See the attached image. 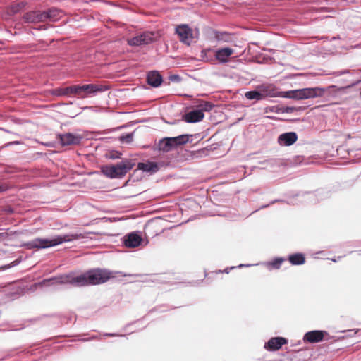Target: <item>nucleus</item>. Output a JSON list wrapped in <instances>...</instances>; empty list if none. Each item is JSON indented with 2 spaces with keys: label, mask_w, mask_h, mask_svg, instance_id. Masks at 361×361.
Returning <instances> with one entry per match:
<instances>
[{
  "label": "nucleus",
  "mask_w": 361,
  "mask_h": 361,
  "mask_svg": "<svg viewBox=\"0 0 361 361\" xmlns=\"http://www.w3.org/2000/svg\"><path fill=\"white\" fill-rule=\"evenodd\" d=\"M116 276V272L106 269L97 268L87 270L77 276L68 274L44 280L43 283L46 285L50 281H54L56 283H70L75 286H94L104 283Z\"/></svg>",
  "instance_id": "nucleus-1"
},
{
  "label": "nucleus",
  "mask_w": 361,
  "mask_h": 361,
  "mask_svg": "<svg viewBox=\"0 0 361 361\" xmlns=\"http://www.w3.org/2000/svg\"><path fill=\"white\" fill-rule=\"evenodd\" d=\"M83 238L84 235L81 233H71L64 235H58L50 240L38 238L28 242L26 245L29 249H44L56 246L65 242H70L72 240H78Z\"/></svg>",
  "instance_id": "nucleus-2"
},
{
  "label": "nucleus",
  "mask_w": 361,
  "mask_h": 361,
  "mask_svg": "<svg viewBox=\"0 0 361 361\" xmlns=\"http://www.w3.org/2000/svg\"><path fill=\"white\" fill-rule=\"evenodd\" d=\"M134 165L135 164L132 161L124 160L115 165L104 166L102 171L106 176L111 178H122L133 169Z\"/></svg>",
  "instance_id": "nucleus-3"
},
{
  "label": "nucleus",
  "mask_w": 361,
  "mask_h": 361,
  "mask_svg": "<svg viewBox=\"0 0 361 361\" xmlns=\"http://www.w3.org/2000/svg\"><path fill=\"white\" fill-rule=\"evenodd\" d=\"M189 141L188 135H182L174 137H164L159 140L158 149L160 151L168 152L172 149L186 144Z\"/></svg>",
  "instance_id": "nucleus-4"
},
{
  "label": "nucleus",
  "mask_w": 361,
  "mask_h": 361,
  "mask_svg": "<svg viewBox=\"0 0 361 361\" xmlns=\"http://www.w3.org/2000/svg\"><path fill=\"white\" fill-rule=\"evenodd\" d=\"M76 97L78 98L84 99L91 94H94L97 92H101L106 90V88L99 84H86L83 85H76Z\"/></svg>",
  "instance_id": "nucleus-5"
},
{
  "label": "nucleus",
  "mask_w": 361,
  "mask_h": 361,
  "mask_svg": "<svg viewBox=\"0 0 361 361\" xmlns=\"http://www.w3.org/2000/svg\"><path fill=\"white\" fill-rule=\"evenodd\" d=\"M176 34L179 37L180 42L187 45H190L194 39L192 30L186 24L177 25Z\"/></svg>",
  "instance_id": "nucleus-6"
},
{
  "label": "nucleus",
  "mask_w": 361,
  "mask_h": 361,
  "mask_svg": "<svg viewBox=\"0 0 361 361\" xmlns=\"http://www.w3.org/2000/svg\"><path fill=\"white\" fill-rule=\"evenodd\" d=\"M154 35L153 32H144L140 35L129 39L128 40V44L130 46L148 44L154 40L155 36Z\"/></svg>",
  "instance_id": "nucleus-7"
},
{
  "label": "nucleus",
  "mask_w": 361,
  "mask_h": 361,
  "mask_svg": "<svg viewBox=\"0 0 361 361\" xmlns=\"http://www.w3.org/2000/svg\"><path fill=\"white\" fill-rule=\"evenodd\" d=\"M258 87L264 99L267 97H284L285 92H279L274 85H262Z\"/></svg>",
  "instance_id": "nucleus-8"
},
{
  "label": "nucleus",
  "mask_w": 361,
  "mask_h": 361,
  "mask_svg": "<svg viewBox=\"0 0 361 361\" xmlns=\"http://www.w3.org/2000/svg\"><path fill=\"white\" fill-rule=\"evenodd\" d=\"M26 23H37L46 22V16L44 11H32L27 12L23 17Z\"/></svg>",
  "instance_id": "nucleus-9"
},
{
  "label": "nucleus",
  "mask_w": 361,
  "mask_h": 361,
  "mask_svg": "<svg viewBox=\"0 0 361 361\" xmlns=\"http://www.w3.org/2000/svg\"><path fill=\"white\" fill-rule=\"evenodd\" d=\"M82 139L81 135L71 133L59 135V140L63 146L80 145Z\"/></svg>",
  "instance_id": "nucleus-10"
},
{
  "label": "nucleus",
  "mask_w": 361,
  "mask_h": 361,
  "mask_svg": "<svg viewBox=\"0 0 361 361\" xmlns=\"http://www.w3.org/2000/svg\"><path fill=\"white\" fill-rule=\"evenodd\" d=\"M328 334L324 331L314 330L307 332L304 337L303 340L305 342H308L310 343H314L322 341L324 339L325 336H327Z\"/></svg>",
  "instance_id": "nucleus-11"
},
{
  "label": "nucleus",
  "mask_w": 361,
  "mask_h": 361,
  "mask_svg": "<svg viewBox=\"0 0 361 361\" xmlns=\"http://www.w3.org/2000/svg\"><path fill=\"white\" fill-rule=\"evenodd\" d=\"M287 343L288 340L283 337H274L265 343L264 348L269 351H275L279 350Z\"/></svg>",
  "instance_id": "nucleus-12"
},
{
  "label": "nucleus",
  "mask_w": 361,
  "mask_h": 361,
  "mask_svg": "<svg viewBox=\"0 0 361 361\" xmlns=\"http://www.w3.org/2000/svg\"><path fill=\"white\" fill-rule=\"evenodd\" d=\"M298 140V135L295 132L285 133L279 135L278 142L280 145L290 146Z\"/></svg>",
  "instance_id": "nucleus-13"
},
{
  "label": "nucleus",
  "mask_w": 361,
  "mask_h": 361,
  "mask_svg": "<svg viewBox=\"0 0 361 361\" xmlns=\"http://www.w3.org/2000/svg\"><path fill=\"white\" fill-rule=\"evenodd\" d=\"M76 85H72L66 87H59L54 89L51 91V94L55 96L62 97V96H75L76 97Z\"/></svg>",
  "instance_id": "nucleus-14"
},
{
  "label": "nucleus",
  "mask_w": 361,
  "mask_h": 361,
  "mask_svg": "<svg viewBox=\"0 0 361 361\" xmlns=\"http://www.w3.org/2000/svg\"><path fill=\"white\" fill-rule=\"evenodd\" d=\"M234 53V50L229 47L221 48L215 51L216 59L221 63L227 62L228 58Z\"/></svg>",
  "instance_id": "nucleus-15"
},
{
  "label": "nucleus",
  "mask_w": 361,
  "mask_h": 361,
  "mask_svg": "<svg viewBox=\"0 0 361 361\" xmlns=\"http://www.w3.org/2000/svg\"><path fill=\"white\" fill-rule=\"evenodd\" d=\"M204 113L201 110L191 111L183 116V120L187 123H196L202 121Z\"/></svg>",
  "instance_id": "nucleus-16"
},
{
  "label": "nucleus",
  "mask_w": 361,
  "mask_h": 361,
  "mask_svg": "<svg viewBox=\"0 0 361 361\" xmlns=\"http://www.w3.org/2000/svg\"><path fill=\"white\" fill-rule=\"evenodd\" d=\"M141 237L134 233L128 234L125 240L124 244L127 247H136L141 243Z\"/></svg>",
  "instance_id": "nucleus-17"
},
{
  "label": "nucleus",
  "mask_w": 361,
  "mask_h": 361,
  "mask_svg": "<svg viewBox=\"0 0 361 361\" xmlns=\"http://www.w3.org/2000/svg\"><path fill=\"white\" fill-rule=\"evenodd\" d=\"M46 16V22L47 20L55 22L59 20L63 16V11L56 8H49L44 11Z\"/></svg>",
  "instance_id": "nucleus-18"
},
{
  "label": "nucleus",
  "mask_w": 361,
  "mask_h": 361,
  "mask_svg": "<svg viewBox=\"0 0 361 361\" xmlns=\"http://www.w3.org/2000/svg\"><path fill=\"white\" fill-rule=\"evenodd\" d=\"M147 82L152 87L159 86L162 82V77L157 71H151L147 74Z\"/></svg>",
  "instance_id": "nucleus-19"
},
{
  "label": "nucleus",
  "mask_w": 361,
  "mask_h": 361,
  "mask_svg": "<svg viewBox=\"0 0 361 361\" xmlns=\"http://www.w3.org/2000/svg\"><path fill=\"white\" fill-rule=\"evenodd\" d=\"M302 90L306 99L324 96V90L321 87L304 88Z\"/></svg>",
  "instance_id": "nucleus-20"
},
{
  "label": "nucleus",
  "mask_w": 361,
  "mask_h": 361,
  "mask_svg": "<svg viewBox=\"0 0 361 361\" xmlns=\"http://www.w3.org/2000/svg\"><path fill=\"white\" fill-rule=\"evenodd\" d=\"M137 169L143 171L154 173L159 170V166L155 162H140L138 163Z\"/></svg>",
  "instance_id": "nucleus-21"
},
{
  "label": "nucleus",
  "mask_w": 361,
  "mask_h": 361,
  "mask_svg": "<svg viewBox=\"0 0 361 361\" xmlns=\"http://www.w3.org/2000/svg\"><path fill=\"white\" fill-rule=\"evenodd\" d=\"M288 260L293 265H301L305 264V255L302 253H295L290 255L288 257Z\"/></svg>",
  "instance_id": "nucleus-22"
},
{
  "label": "nucleus",
  "mask_w": 361,
  "mask_h": 361,
  "mask_svg": "<svg viewBox=\"0 0 361 361\" xmlns=\"http://www.w3.org/2000/svg\"><path fill=\"white\" fill-rule=\"evenodd\" d=\"M345 87H338L336 85H330L326 88H322L324 90V95L327 94L329 96L335 97L338 92H343Z\"/></svg>",
  "instance_id": "nucleus-23"
},
{
  "label": "nucleus",
  "mask_w": 361,
  "mask_h": 361,
  "mask_svg": "<svg viewBox=\"0 0 361 361\" xmlns=\"http://www.w3.org/2000/svg\"><path fill=\"white\" fill-rule=\"evenodd\" d=\"M284 97L293 98L296 99H306L302 89L294 91L285 92Z\"/></svg>",
  "instance_id": "nucleus-24"
},
{
  "label": "nucleus",
  "mask_w": 361,
  "mask_h": 361,
  "mask_svg": "<svg viewBox=\"0 0 361 361\" xmlns=\"http://www.w3.org/2000/svg\"><path fill=\"white\" fill-rule=\"evenodd\" d=\"M245 96L247 99H255L257 101L264 99L258 87L256 90L247 92Z\"/></svg>",
  "instance_id": "nucleus-25"
},
{
  "label": "nucleus",
  "mask_w": 361,
  "mask_h": 361,
  "mask_svg": "<svg viewBox=\"0 0 361 361\" xmlns=\"http://www.w3.org/2000/svg\"><path fill=\"white\" fill-rule=\"evenodd\" d=\"M213 106L214 105L209 102H202L197 105V110H201L202 112L209 111L212 109Z\"/></svg>",
  "instance_id": "nucleus-26"
},
{
  "label": "nucleus",
  "mask_w": 361,
  "mask_h": 361,
  "mask_svg": "<svg viewBox=\"0 0 361 361\" xmlns=\"http://www.w3.org/2000/svg\"><path fill=\"white\" fill-rule=\"evenodd\" d=\"M25 6V2H20L12 5L10 8V12L13 14L21 11Z\"/></svg>",
  "instance_id": "nucleus-27"
},
{
  "label": "nucleus",
  "mask_w": 361,
  "mask_h": 361,
  "mask_svg": "<svg viewBox=\"0 0 361 361\" xmlns=\"http://www.w3.org/2000/svg\"><path fill=\"white\" fill-rule=\"evenodd\" d=\"M285 261L283 258H276L269 263L272 268L279 269L281 264Z\"/></svg>",
  "instance_id": "nucleus-28"
},
{
  "label": "nucleus",
  "mask_w": 361,
  "mask_h": 361,
  "mask_svg": "<svg viewBox=\"0 0 361 361\" xmlns=\"http://www.w3.org/2000/svg\"><path fill=\"white\" fill-rule=\"evenodd\" d=\"M120 140L126 142H130L133 140V134L128 133L126 135L121 136Z\"/></svg>",
  "instance_id": "nucleus-29"
},
{
  "label": "nucleus",
  "mask_w": 361,
  "mask_h": 361,
  "mask_svg": "<svg viewBox=\"0 0 361 361\" xmlns=\"http://www.w3.org/2000/svg\"><path fill=\"white\" fill-rule=\"evenodd\" d=\"M300 108H296V107H293V106H286V107H284V108H282L281 109V112L282 113H292L295 111H297Z\"/></svg>",
  "instance_id": "nucleus-30"
},
{
  "label": "nucleus",
  "mask_w": 361,
  "mask_h": 361,
  "mask_svg": "<svg viewBox=\"0 0 361 361\" xmlns=\"http://www.w3.org/2000/svg\"><path fill=\"white\" fill-rule=\"evenodd\" d=\"M8 189V185L4 182H0V192L6 191Z\"/></svg>",
  "instance_id": "nucleus-31"
},
{
  "label": "nucleus",
  "mask_w": 361,
  "mask_h": 361,
  "mask_svg": "<svg viewBox=\"0 0 361 361\" xmlns=\"http://www.w3.org/2000/svg\"><path fill=\"white\" fill-rule=\"evenodd\" d=\"M210 51H211V50H210V49H207V50H202V51H201V55H200V56H201L202 58H204V56L207 54V52H210Z\"/></svg>",
  "instance_id": "nucleus-32"
},
{
  "label": "nucleus",
  "mask_w": 361,
  "mask_h": 361,
  "mask_svg": "<svg viewBox=\"0 0 361 361\" xmlns=\"http://www.w3.org/2000/svg\"><path fill=\"white\" fill-rule=\"evenodd\" d=\"M120 155H121V154H119V155H116V157H114V155H112V156L111 157V158H112V159L120 158Z\"/></svg>",
  "instance_id": "nucleus-33"
}]
</instances>
